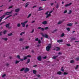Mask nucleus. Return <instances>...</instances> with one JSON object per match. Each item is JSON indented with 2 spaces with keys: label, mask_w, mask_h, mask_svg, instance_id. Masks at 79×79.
Returning <instances> with one entry per match:
<instances>
[{
  "label": "nucleus",
  "mask_w": 79,
  "mask_h": 79,
  "mask_svg": "<svg viewBox=\"0 0 79 79\" xmlns=\"http://www.w3.org/2000/svg\"><path fill=\"white\" fill-rule=\"evenodd\" d=\"M51 47L52 45H51V44H49L48 46L46 47V48L47 51L48 52V51H50V50Z\"/></svg>",
  "instance_id": "1"
},
{
  "label": "nucleus",
  "mask_w": 79,
  "mask_h": 79,
  "mask_svg": "<svg viewBox=\"0 0 79 79\" xmlns=\"http://www.w3.org/2000/svg\"><path fill=\"white\" fill-rule=\"evenodd\" d=\"M37 59L38 61H42V57L40 56H39L37 57Z\"/></svg>",
  "instance_id": "2"
},
{
  "label": "nucleus",
  "mask_w": 79,
  "mask_h": 79,
  "mask_svg": "<svg viewBox=\"0 0 79 79\" xmlns=\"http://www.w3.org/2000/svg\"><path fill=\"white\" fill-rule=\"evenodd\" d=\"M37 29H40V30L42 31H45V29L41 27H39L37 28Z\"/></svg>",
  "instance_id": "3"
},
{
  "label": "nucleus",
  "mask_w": 79,
  "mask_h": 79,
  "mask_svg": "<svg viewBox=\"0 0 79 79\" xmlns=\"http://www.w3.org/2000/svg\"><path fill=\"white\" fill-rule=\"evenodd\" d=\"M42 36L43 37H45V38H48V35H47L46 34L45 35H44V34H42Z\"/></svg>",
  "instance_id": "4"
},
{
  "label": "nucleus",
  "mask_w": 79,
  "mask_h": 79,
  "mask_svg": "<svg viewBox=\"0 0 79 79\" xmlns=\"http://www.w3.org/2000/svg\"><path fill=\"white\" fill-rule=\"evenodd\" d=\"M29 71V68H27L25 69L24 70V72L25 73H26Z\"/></svg>",
  "instance_id": "5"
},
{
  "label": "nucleus",
  "mask_w": 79,
  "mask_h": 79,
  "mask_svg": "<svg viewBox=\"0 0 79 79\" xmlns=\"http://www.w3.org/2000/svg\"><path fill=\"white\" fill-rule=\"evenodd\" d=\"M42 24L45 25V24H47V22L46 21H44L42 23Z\"/></svg>",
  "instance_id": "6"
},
{
  "label": "nucleus",
  "mask_w": 79,
  "mask_h": 79,
  "mask_svg": "<svg viewBox=\"0 0 79 79\" xmlns=\"http://www.w3.org/2000/svg\"><path fill=\"white\" fill-rule=\"evenodd\" d=\"M19 10H20V9L19 8L16 9L15 10V12H19Z\"/></svg>",
  "instance_id": "7"
},
{
  "label": "nucleus",
  "mask_w": 79,
  "mask_h": 79,
  "mask_svg": "<svg viewBox=\"0 0 79 79\" xmlns=\"http://www.w3.org/2000/svg\"><path fill=\"white\" fill-rule=\"evenodd\" d=\"M4 14H6V15H10L11 13H10V12H6L4 13Z\"/></svg>",
  "instance_id": "8"
},
{
  "label": "nucleus",
  "mask_w": 79,
  "mask_h": 79,
  "mask_svg": "<svg viewBox=\"0 0 79 79\" xmlns=\"http://www.w3.org/2000/svg\"><path fill=\"white\" fill-rule=\"evenodd\" d=\"M58 56H53L52 57V59H54V60L56 58H57V57H58Z\"/></svg>",
  "instance_id": "9"
},
{
  "label": "nucleus",
  "mask_w": 79,
  "mask_h": 79,
  "mask_svg": "<svg viewBox=\"0 0 79 79\" xmlns=\"http://www.w3.org/2000/svg\"><path fill=\"white\" fill-rule=\"evenodd\" d=\"M71 4H72V3H71L69 4H66L65 5V7H67V6H70V5H71Z\"/></svg>",
  "instance_id": "10"
},
{
  "label": "nucleus",
  "mask_w": 79,
  "mask_h": 79,
  "mask_svg": "<svg viewBox=\"0 0 79 79\" xmlns=\"http://www.w3.org/2000/svg\"><path fill=\"white\" fill-rule=\"evenodd\" d=\"M57 42L58 43H60V42H63V40H57Z\"/></svg>",
  "instance_id": "11"
},
{
  "label": "nucleus",
  "mask_w": 79,
  "mask_h": 79,
  "mask_svg": "<svg viewBox=\"0 0 79 79\" xmlns=\"http://www.w3.org/2000/svg\"><path fill=\"white\" fill-rule=\"evenodd\" d=\"M1 39L2 40H4L5 41H7L8 40V38H2Z\"/></svg>",
  "instance_id": "12"
},
{
  "label": "nucleus",
  "mask_w": 79,
  "mask_h": 79,
  "mask_svg": "<svg viewBox=\"0 0 79 79\" xmlns=\"http://www.w3.org/2000/svg\"><path fill=\"white\" fill-rule=\"evenodd\" d=\"M21 24L22 25L23 27H25V26H26V24L24 23H21Z\"/></svg>",
  "instance_id": "13"
},
{
  "label": "nucleus",
  "mask_w": 79,
  "mask_h": 79,
  "mask_svg": "<svg viewBox=\"0 0 79 79\" xmlns=\"http://www.w3.org/2000/svg\"><path fill=\"white\" fill-rule=\"evenodd\" d=\"M5 16H6V14L3 15L2 16V17H0V18H1V19L2 20V19H3V18H5Z\"/></svg>",
  "instance_id": "14"
},
{
  "label": "nucleus",
  "mask_w": 79,
  "mask_h": 79,
  "mask_svg": "<svg viewBox=\"0 0 79 79\" xmlns=\"http://www.w3.org/2000/svg\"><path fill=\"white\" fill-rule=\"evenodd\" d=\"M67 26H73V23H69L67 24Z\"/></svg>",
  "instance_id": "15"
},
{
  "label": "nucleus",
  "mask_w": 79,
  "mask_h": 79,
  "mask_svg": "<svg viewBox=\"0 0 79 79\" xmlns=\"http://www.w3.org/2000/svg\"><path fill=\"white\" fill-rule=\"evenodd\" d=\"M51 16V14H48V15L46 16V18H49V17Z\"/></svg>",
  "instance_id": "16"
},
{
  "label": "nucleus",
  "mask_w": 79,
  "mask_h": 79,
  "mask_svg": "<svg viewBox=\"0 0 79 79\" xmlns=\"http://www.w3.org/2000/svg\"><path fill=\"white\" fill-rule=\"evenodd\" d=\"M6 27L8 28L10 27V23L6 24Z\"/></svg>",
  "instance_id": "17"
},
{
  "label": "nucleus",
  "mask_w": 79,
  "mask_h": 79,
  "mask_svg": "<svg viewBox=\"0 0 79 79\" xmlns=\"http://www.w3.org/2000/svg\"><path fill=\"white\" fill-rule=\"evenodd\" d=\"M36 73H37V71L36 70H33V74H36Z\"/></svg>",
  "instance_id": "18"
},
{
  "label": "nucleus",
  "mask_w": 79,
  "mask_h": 79,
  "mask_svg": "<svg viewBox=\"0 0 79 79\" xmlns=\"http://www.w3.org/2000/svg\"><path fill=\"white\" fill-rule=\"evenodd\" d=\"M41 8H42V7H40L39 8V9L38 10V11H41V10H44V9H40Z\"/></svg>",
  "instance_id": "19"
},
{
  "label": "nucleus",
  "mask_w": 79,
  "mask_h": 79,
  "mask_svg": "<svg viewBox=\"0 0 79 79\" xmlns=\"http://www.w3.org/2000/svg\"><path fill=\"white\" fill-rule=\"evenodd\" d=\"M24 56V57H23L24 60H26V59H27V56Z\"/></svg>",
  "instance_id": "20"
},
{
  "label": "nucleus",
  "mask_w": 79,
  "mask_h": 79,
  "mask_svg": "<svg viewBox=\"0 0 79 79\" xmlns=\"http://www.w3.org/2000/svg\"><path fill=\"white\" fill-rule=\"evenodd\" d=\"M7 35L9 36H11V35H13V34L12 33L8 34Z\"/></svg>",
  "instance_id": "21"
},
{
  "label": "nucleus",
  "mask_w": 79,
  "mask_h": 79,
  "mask_svg": "<svg viewBox=\"0 0 79 79\" xmlns=\"http://www.w3.org/2000/svg\"><path fill=\"white\" fill-rule=\"evenodd\" d=\"M24 40V39L23 38H20L19 40V41H20L21 42H23Z\"/></svg>",
  "instance_id": "22"
},
{
  "label": "nucleus",
  "mask_w": 79,
  "mask_h": 79,
  "mask_svg": "<svg viewBox=\"0 0 79 79\" xmlns=\"http://www.w3.org/2000/svg\"><path fill=\"white\" fill-rule=\"evenodd\" d=\"M63 21H60L58 23V24H61V23H63Z\"/></svg>",
  "instance_id": "23"
},
{
  "label": "nucleus",
  "mask_w": 79,
  "mask_h": 79,
  "mask_svg": "<svg viewBox=\"0 0 79 79\" xmlns=\"http://www.w3.org/2000/svg\"><path fill=\"white\" fill-rule=\"evenodd\" d=\"M30 61H31L30 59H28L27 60V64H28V63L30 62Z\"/></svg>",
  "instance_id": "24"
},
{
  "label": "nucleus",
  "mask_w": 79,
  "mask_h": 79,
  "mask_svg": "<svg viewBox=\"0 0 79 79\" xmlns=\"http://www.w3.org/2000/svg\"><path fill=\"white\" fill-rule=\"evenodd\" d=\"M56 48H57L56 51H58V50H60V48L56 47Z\"/></svg>",
  "instance_id": "25"
},
{
  "label": "nucleus",
  "mask_w": 79,
  "mask_h": 79,
  "mask_svg": "<svg viewBox=\"0 0 79 79\" xmlns=\"http://www.w3.org/2000/svg\"><path fill=\"white\" fill-rule=\"evenodd\" d=\"M19 63V61L18 60H16L15 62V64H18V63Z\"/></svg>",
  "instance_id": "26"
},
{
  "label": "nucleus",
  "mask_w": 79,
  "mask_h": 79,
  "mask_svg": "<svg viewBox=\"0 0 79 79\" xmlns=\"http://www.w3.org/2000/svg\"><path fill=\"white\" fill-rule=\"evenodd\" d=\"M64 33H63L61 35L60 37H64Z\"/></svg>",
  "instance_id": "27"
},
{
  "label": "nucleus",
  "mask_w": 79,
  "mask_h": 79,
  "mask_svg": "<svg viewBox=\"0 0 79 79\" xmlns=\"http://www.w3.org/2000/svg\"><path fill=\"white\" fill-rule=\"evenodd\" d=\"M20 26H21V24L18 23V24H17V27H20Z\"/></svg>",
  "instance_id": "28"
},
{
  "label": "nucleus",
  "mask_w": 79,
  "mask_h": 79,
  "mask_svg": "<svg viewBox=\"0 0 79 79\" xmlns=\"http://www.w3.org/2000/svg\"><path fill=\"white\" fill-rule=\"evenodd\" d=\"M25 7H27L28 6V5H29V4H28V2L26 4Z\"/></svg>",
  "instance_id": "29"
},
{
  "label": "nucleus",
  "mask_w": 79,
  "mask_h": 79,
  "mask_svg": "<svg viewBox=\"0 0 79 79\" xmlns=\"http://www.w3.org/2000/svg\"><path fill=\"white\" fill-rule=\"evenodd\" d=\"M61 74V72H57V74H59V75H60Z\"/></svg>",
  "instance_id": "30"
},
{
  "label": "nucleus",
  "mask_w": 79,
  "mask_h": 79,
  "mask_svg": "<svg viewBox=\"0 0 79 79\" xmlns=\"http://www.w3.org/2000/svg\"><path fill=\"white\" fill-rule=\"evenodd\" d=\"M61 70L62 71L64 72V69H63V67H62L61 68Z\"/></svg>",
  "instance_id": "31"
},
{
  "label": "nucleus",
  "mask_w": 79,
  "mask_h": 79,
  "mask_svg": "<svg viewBox=\"0 0 79 79\" xmlns=\"http://www.w3.org/2000/svg\"><path fill=\"white\" fill-rule=\"evenodd\" d=\"M56 8H58L59 7V5H58V4H57V5H56Z\"/></svg>",
  "instance_id": "32"
},
{
  "label": "nucleus",
  "mask_w": 79,
  "mask_h": 79,
  "mask_svg": "<svg viewBox=\"0 0 79 79\" xmlns=\"http://www.w3.org/2000/svg\"><path fill=\"white\" fill-rule=\"evenodd\" d=\"M6 32H7V31H6V30L4 31V32H3L4 34H6Z\"/></svg>",
  "instance_id": "33"
},
{
  "label": "nucleus",
  "mask_w": 79,
  "mask_h": 79,
  "mask_svg": "<svg viewBox=\"0 0 79 79\" xmlns=\"http://www.w3.org/2000/svg\"><path fill=\"white\" fill-rule=\"evenodd\" d=\"M25 69L24 68H23L22 69L20 70V71H24V70Z\"/></svg>",
  "instance_id": "34"
},
{
  "label": "nucleus",
  "mask_w": 79,
  "mask_h": 79,
  "mask_svg": "<svg viewBox=\"0 0 79 79\" xmlns=\"http://www.w3.org/2000/svg\"><path fill=\"white\" fill-rule=\"evenodd\" d=\"M16 15H18V13H15V14H14V15H13V16H15Z\"/></svg>",
  "instance_id": "35"
},
{
  "label": "nucleus",
  "mask_w": 79,
  "mask_h": 79,
  "mask_svg": "<svg viewBox=\"0 0 79 79\" xmlns=\"http://www.w3.org/2000/svg\"><path fill=\"white\" fill-rule=\"evenodd\" d=\"M17 57L19 59H20L21 58H20V56H19V55H17Z\"/></svg>",
  "instance_id": "36"
},
{
  "label": "nucleus",
  "mask_w": 79,
  "mask_h": 79,
  "mask_svg": "<svg viewBox=\"0 0 79 79\" xmlns=\"http://www.w3.org/2000/svg\"><path fill=\"white\" fill-rule=\"evenodd\" d=\"M45 30H47V29H48V27H47L45 28Z\"/></svg>",
  "instance_id": "37"
},
{
  "label": "nucleus",
  "mask_w": 79,
  "mask_h": 79,
  "mask_svg": "<svg viewBox=\"0 0 79 79\" xmlns=\"http://www.w3.org/2000/svg\"><path fill=\"white\" fill-rule=\"evenodd\" d=\"M72 40H76V38H73L71 39Z\"/></svg>",
  "instance_id": "38"
},
{
  "label": "nucleus",
  "mask_w": 79,
  "mask_h": 79,
  "mask_svg": "<svg viewBox=\"0 0 79 79\" xmlns=\"http://www.w3.org/2000/svg\"><path fill=\"white\" fill-rule=\"evenodd\" d=\"M27 57L28 58H31V56L30 55H28L27 56Z\"/></svg>",
  "instance_id": "39"
},
{
  "label": "nucleus",
  "mask_w": 79,
  "mask_h": 79,
  "mask_svg": "<svg viewBox=\"0 0 79 79\" xmlns=\"http://www.w3.org/2000/svg\"><path fill=\"white\" fill-rule=\"evenodd\" d=\"M70 63H74V60H72L70 61Z\"/></svg>",
  "instance_id": "40"
},
{
  "label": "nucleus",
  "mask_w": 79,
  "mask_h": 79,
  "mask_svg": "<svg viewBox=\"0 0 79 79\" xmlns=\"http://www.w3.org/2000/svg\"><path fill=\"white\" fill-rule=\"evenodd\" d=\"M67 30L68 31H70V28H67Z\"/></svg>",
  "instance_id": "41"
},
{
  "label": "nucleus",
  "mask_w": 79,
  "mask_h": 79,
  "mask_svg": "<svg viewBox=\"0 0 79 79\" xmlns=\"http://www.w3.org/2000/svg\"><path fill=\"white\" fill-rule=\"evenodd\" d=\"M31 16V14H30L28 15V16L27 17V18H29V17H30Z\"/></svg>",
  "instance_id": "42"
},
{
  "label": "nucleus",
  "mask_w": 79,
  "mask_h": 79,
  "mask_svg": "<svg viewBox=\"0 0 79 79\" xmlns=\"http://www.w3.org/2000/svg\"><path fill=\"white\" fill-rule=\"evenodd\" d=\"M79 67V65H77L76 66V67L75 68L76 69H77Z\"/></svg>",
  "instance_id": "43"
},
{
  "label": "nucleus",
  "mask_w": 79,
  "mask_h": 79,
  "mask_svg": "<svg viewBox=\"0 0 79 79\" xmlns=\"http://www.w3.org/2000/svg\"><path fill=\"white\" fill-rule=\"evenodd\" d=\"M76 61H78V60H79V57H77V58H76Z\"/></svg>",
  "instance_id": "44"
},
{
  "label": "nucleus",
  "mask_w": 79,
  "mask_h": 79,
  "mask_svg": "<svg viewBox=\"0 0 79 79\" xmlns=\"http://www.w3.org/2000/svg\"><path fill=\"white\" fill-rule=\"evenodd\" d=\"M72 12V11H71V10H69V12L68 13V14H71V13Z\"/></svg>",
  "instance_id": "45"
},
{
  "label": "nucleus",
  "mask_w": 79,
  "mask_h": 79,
  "mask_svg": "<svg viewBox=\"0 0 79 79\" xmlns=\"http://www.w3.org/2000/svg\"><path fill=\"white\" fill-rule=\"evenodd\" d=\"M6 76V74H4L3 75H2V77H5Z\"/></svg>",
  "instance_id": "46"
},
{
  "label": "nucleus",
  "mask_w": 79,
  "mask_h": 79,
  "mask_svg": "<svg viewBox=\"0 0 79 79\" xmlns=\"http://www.w3.org/2000/svg\"><path fill=\"white\" fill-rule=\"evenodd\" d=\"M13 7V6H11L9 7L8 8V9H10V8H12V7Z\"/></svg>",
  "instance_id": "47"
},
{
  "label": "nucleus",
  "mask_w": 79,
  "mask_h": 79,
  "mask_svg": "<svg viewBox=\"0 0 79 79\" xmlns=\"http://www.w3.org/2000/svg\"><path fill=\"white\" fill-rule=\"evenodd\" d=\"M5 23V22H4L1 23V24H0V25H2V24H4V23Z\"/></svg>",
  "instance_id": "48"
},
{
  "label": "nucleus",
  "mask_w": 79,
  "mask_h": 79,
  "mask_svg": "<svg viewBox=\"0 0 79 79\" xmlns=\"http://www.w3.org/2000/svg\"><path fill=\"white\" fill-rule=\"evenodd\" d=\"M67 11H68L67 10H65L64 12V13L65 14V13H67Z\"/></svg>",
  "instance_id": "49"
},
{
  "label": "nucleus",
  "mask_w": 79,
  "mask_h": 79,
  "mask_svg": "<svg viewBox=\"0 0 79 79\" xmlns=\"http://www.w3.org/2000/svg\"><path fill=\"white\" fill-rule=\"evenodd\" d=\"M66 74H68V73H66V72H64V75H66Z\"/></svg>",
  "instance_id": "50"
},
{
  "label": "nucleus",
  "mask_w": 79,
  "mask_h": 79,
  "mask_svg": "<svg viewBox=\"0 0 79 79\" xmlns=\"http://www.w3.org/2000/svg\"><path fill=\"white\" fill-rule=\"evenodd\" d=\"M49 11H48L46 13H45V14L46 15H48V13H49Z\"/></svg>",
  "instance_id": "51"
},
{
  "label": "nucleus",
  "mask_w": 79,
  "mask_h": 79,
  "mask_svg": "<svg viewBox=\"0 0 79 79\" xmlns=\"http://www.w3.org/2000/svg\"><path fill=\"white\" fill-rule=\"evenodd\" d=\"M29 48V46H26L25 47V49H28Z\"/></svg>",
  "instance_id": "52"
},
{
  "label": "nucleus",
  "mask_w": 79,
  "mask_h": 79,
  "mask_svg": "<svg viewBox=\"0 0 79 79\" xmlns=\"http://www.w3.org/2000/svg\"><path fill=\"white\" fill-rule=\"evenodd\" d=\"M28 22V21H27L25 22H24L23 23H24V24H26V23H27Z\"/></svg>",
  "instance_id": "53"
},
{
  "label": "nucleus",
  "mask_w": 79,
  "mask_h": 79,
  "mask_svg": "<svg viewBox=\"0 0 79 79\" xmlns=\"http://www.w3.org/2000/svg\"><path fill=\"white\" fill-rule=\"evenodd\" d=\"M41 42V41H40V40H38V43L39 44H40Z\"/></svg>",
  "instance_id": "54"
},
{
  "label": "nucleus",
  "mask_w": 79,
  "mask_h": 79,
  "mask_svg": "<svg viewBox=\"0 0 79 79\" xmlns=\"http://www.w3.org/2000/svg\"><path fill=\"white\" fill-rule=\"evenodd\" d=\"M34 29H33L32 30V31L31 32V33H33L34 32Z\"/></svg>",
  "instance_id": "55"
},
{
  "label": "nucleus",
  "mask_w": 79,
  "mask_h": 79,
  "mask_svg": "<svg viewBox=\"0 0 79 79\" xmlns=\"http://www.w3.org/2000/svg\"><path fill=\"white\" fill-rule=\"evenodd\" d=\"M38 40H39V39H38V38L35 39V40H36V41H38Z\"/></svg>",
  "instance_id": "56"
},
{
  "label": "nucleus",
  "mask_w": 79,
  "mask_h": 79,
  "mask_svg": "<svg viewBox=\"0 0 79 79\" xmlns=\"http://www.w3.org/2000/svg\"><path fill=\"white\" fill-rule=\"evenodd\" d=\"M23 60H24V59H20V61H23Z\"/></svg>",
  "instance_id": "57"
},
{
  "label": "nucleus",
  "mask_w": 79,
  "mask_h": 79,
  "mask_svg": "<svg viewBox=\"0 0 79 79\" xmlns=\"http://www.w3.org/2000/svg\"><path fill=\"white\" fill-rule=\"evenodd\" d=\"M53 12V10H52L49 13V14H50V15H51V13H52Z\"/></svg>",
  "instance_id": "58"
},
{
  "label": "nucleus",
  "mask_w": 79,
  "mask_h": 79,
  "mask_svg": "<svg viewBox=\"0 0 79 79\" xmlns=\"http://www.w3.org/2000/svg\"><path fill=\"white\" fill-rule=\"evenodd\" d=\"M13 10H12L10 12V14H11V13H12V12H13Z\"/></svg>",
  "instance_id": "59"
},
{
  "label": "nucleus",
  "mask_w": 79,
  "mask_h": 79,
  "mask_svg": "<svg viewBox=\"0 0 79 79\" xmlns=\"http://www.w3.org/2000/svg\"><path fill=\"white\" fill-rule=\"evenodd\" d=\"M37 77H40V75H37Z\"/></svg>",
  "instance_id": "60"
},
{
  "label": "nucleus",
  "mask_w": 79,
  "mask_h": 79,
  "mask_svg": "<svg viewBox=\"0 0 79 79\" xmlns=\"http://www.w3.org/2000/svg\"><path fill=\"white\" fill-rule=\"evenodd\" d=\"M2 32H0V35H2Z\"/></svg>",
  "instance_id": "61"
},
{
  "label": "nucleus",
  "mask_w": 79,
  "mask_h": 79,
  "mask_svg": "<svg viewBox=\"0 0 79 79\" xmlns=\"http://www.w3.org/2000/svg\"><path fill=\"white\" fill-rule=\"evenodd\" d=\"M67 46H70V44H67Z\"/></svg>",
  "instance_id": "62"
},
{
  "label": "nucleus",
  "mask_w": 79,
  "mask_h": 79,
  "mask_svg": "<svg viewBox=\"0 0 79 79\" xmlns=\"http://www.w3.org/2000/svg\"><path fill=\"white\" fill-rule=\"evenodd\" d=\"M29 25L28 24H27L26 25V27H27Z\"/></svg>",
  "instance_id": "63"
},
{
  "label": "nucleus",
  "mask_w": 79,
  "mask_h": 79,
  "mask_svg": "<svg viewBox=\"0 0 79 79\" xmlns=\"http://www.w3.org/2000/svg\"><path fill=\"white\" fill-rule=\"evenodd\" d=\"M6 66H8L9 65V64H6Z\"/></svg>",
  "instance_id": "64"
}]
</instances>
